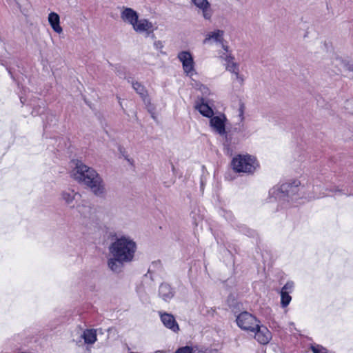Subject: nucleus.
<instances>
[{"label":"nucleus","mask_w":353,"mask_h":353,"mask_svg":"<svg viewBox=\"0 0 353 353\" xmlns=\"http://www.w3.org/2000/svg\"><path fill=\"white\" fill-rule=\"evenodd\" d=\"M115 237L108 246L109 256L107 265L108 268L115 272L120 273L126 263L132 262L137 250L136 241L129 235L110 233Z\"/></svg>","instance_id":"obj_1"},{"label":"nucleus","mask_w":353,"mask_h":353,"mask_svg":"<svg viewBox=\"0 0 353 353\" xmlns=\"http://www.w3.org/2000/svg\"><path fill=\"white\" fill-rule=\"evenodd\" d=\"M72 177L78 183L88 187L97 196L103 197L106 194L104 181L97 172L81 161H77L71 172Z\"/></svg>","instance_id":"obj_2"},{"label":"nucleus","mask_w":353,"mask_h":353,"mask_svg":"<svg viewBox=\"0 0 353 353\" xmlns=\"http://www.w3.org/2000/svg\"><path fill=\"white\" fill-rule=\"evenodd\" d=\"M302 190H305V186L298 179L274 186L269 191L270 201H278L283 205L285 202L294 200V196Z\"/></svg>","instance_id":"obj_3"},{"label":"nucleus","mask_w":353,"mask_h":353,"mask_svg":"<svg viewBox=\"0 0 353 353\" xmlns=\"http://www.w3.org/2000/svg\"><path fill=\"white\" fill-rule=\"evenodd\" d=\"M232 170L241 174H253L259 167L256 159L248 154L236 155L231 161Z\"/></svg>","instance_id":"obj_4"},{"label":"nucleus","mask_w":353,"mask_h":353,"mask_svg":"<svg viewBox=\"0 0 353 353\" xmlns=\"http://www.w3.org/2000/svg\"><path fill=\"white\" fill-rule=\"evenodd\" d=\"M228 119L225 114L219 112L210 118L209 125L212 131L225 137V143L230 145L229 136L226 132Z\"/></svg>","instance_id":"obj_5"},{"label":"nucleus","mask_w":353,"mask_h":353,"mask_svg":"<svg viewBox=\"0 0 353 353\" xmlns=\"http://www.w3.org/2000/svg\"><path fill=\"white\" fill-rule=\"evenodd\" d=\"M220 57L225 61V65L226 70L234 75V79L239 83L243 84L245 77L243 74H240L239 65L237 63L234 62V58L228 52H222L220 54Z\"/></svg>","instance_id":"obj_6"},{"label":"nucleus","mask_w":353,"mask_h":353,"mask_svg":"<svg viewBox=\"0 0 353 353\" xmlns=\"http://www.w3.org/2000/svg\"><path fill=\"white\" fill-rule=\"evenodd\" d=\"M61 201L69 208H76L81 199V193L72 188H67L60 192Z\"/></svg>","instance_id":"obj_7"},{"label":"nucleus","mask_w":353,"mask_h":353,"mask_svg":"<svg viewBox=\"0 0 353 353\" xmlns=\"http://www.w3.org/2000/svg\"><path fill=\"white\" fill-rule=\"evenodd\" d=\"M177 58L182 64L184 73L188 77H192L194 74H196L193 56L189 51L184 50L180 52L177 55Z\"/></svg>","instance_id":"obj_8"},{"label":"nucleus","mask_w":353,"mask_h":353,"mask_svg":"<svg viewBox=\"0 0 353 353\" xmlns=\"http://www.w3.org/2000/svg\"><path fill=\"white\" fill-rule=\"evenodd\" d=\"M238 326L244 330L255 332L258 326L257 319L248 312L240 313L236 319Z\"/></svg>","instance_id":"obj_9"},{"label":"nucleus","mask_w":353,"mask_h":353,"mask_svg":"<svg viewBox=\"0 0 353 353\" xmlns=\"http://www.w3.org/2000/svg\"><path fill=\"white\" fill-rule=\"evenodd\" d=\"M133 30L139 33L143 34L146 37L152 35L154 37V31L156 29L152 22L145 18L138 19L137 21L133 24Z\"/></svg>","instance_id":"obj_10"},{"label":"nucleus","mask_w":353,"mask_h":353,"mask_svg":"<svg viewBox=\"0 0 353 353\" xmlns=\"http://www.w3.org/2000/svg\"><path fill=\"white\" fill-rule=\"evenodd\" d=\"M224 31L221 30H214L209 32L204 39L203 43L204 44H211L212 43H219L222 46L224 50L223 52H228V47L223 43Z\"/></svg>","instance_id":"obj_11"},{"label":"nucleus","mask_w":353,"mask_h":353,"mask_svg":"<svg viewBox=\"0 0 353 353\" xmlns=\"http://www.w3.org/2000/svg\"><path fill=\"white\" fill-rule=\"evenodd\" d=\"M159 314L161 321L165 327L175 333L179 331V326L172 314L162 312H159Z\"/></svg>","instance_id":"obj_12"},{"label":"nucleus","mask_w":353,"mask_h":353,"mask_svg":"<svg viewBox=\"0 0 353 353\" xmlns=\"http://www.w3.org/2000/svg\"><path fill=\"white\" fill-rule=\"evenodd\" d=\"M254 332L255 339L261 344H267L272 338L271 332L265 327H260L258 324Z\"/></svg>","instance_id":"obj_13"},{"label":"nucleus","mask_w":353,"mask_h":353,"mask_svg":"<svg viewBox=\"0 0 353 353\" xmlns=\"http://www.w3.org/2000/svg\"><path fill=\"white\" fill-rule=\"evenodd\" d=\"M121 18L124 22L131 25L132 27L133 24H134L139 19V15L138 13L133 9L130 8H124L121 11Z\"/></svg>","instance_id":"obj_14"},{"label":"nucleus","mask_w":353,"mask_h":353,"mask_svg":"<svg viewBox=\"0 0 353 353\" xmlns=\"http://www.w3.org/2000/svg\"><path fill=\"white\" fill-rule=\"evenodd\" d=\"M194 108L200 112L201 114L209 119L214 114L212 108L210 107L208 103L204 102L203 98L196 102Z\"/></svg>","instance_id":"obj_15"},{"label":"nucleus","mask_w":353,"mask_h":353,"mask_svg":"<svg viewBox=\"0 0 353 353\" xmlns=\"http://www.w3.org/2000/svg\"><path fill=\"white\" fill-rule=\"evenodd\" d=\"M48 22L55 32L61 34L63 32V29L60 26V17L57 13L50 12L48 14Z\"/></svg>","instance_id":"obj_16"},{"label":"nucleus","mask_w":353,"mask_h":353,"mask_svg":"<svg viewBox=\"0 0 353 353\" xmlns=\"http://www.w3.org/2000/svg\"><path fill=\"white\" fill-rule=\"evenodd\" d=\"M159 296L165 301L170 300L174 296L171 286L168 283H162L159 289Z\"/></svg>","instance_id":"obj_17"},{"label":"nucleus","mask_w":353,"mask_h":353,"mask_svg":"<svg viewBox=\"0 0 353 353\" xmlns=\"http://www.w3.org/2000/svg\"><path fill=\"white\" fill-rule=\"evenodd\" d=\"M81 337L84 339L85 344L92 345L97 341V330L95 329H87L85 330Z\"/></svg>","instance_id":"obj_18"},{"label":"nucleus","mask_w":353,"mask_h":353,"mask_svg":"<svg viewBox=\"0 0 353 353\" xmlns=\"http://www.w3.org/2000/svg\"><path fill=\"white\" fill-rule=\"evenodd\" d=\"M199 12L201 13L202 17L208 21H210L213 15V10L209 1L205 3L199 8Z\"/></svg>","instance_id":"obj_19"},{"label":"nucleus","mask_w":353,"mask_h":353,"mask_svg":"<svg viewBox=\"0 0 353 353\" xmlns=\"http://www.w3.org/2000/svg\"><path fill=\"white\" fill-rule=\"evenodd\" d=\"M132 88L139 94L141 98L145 101L147 97V91L145 87L140 83L136 81L132 83Z\"/></svg>","instance_id":"obj_20"},{"label":"nucleus","mask_w":353,"mask_h":353,"mask_svg":"<svg viewBox=\"0 0 353 353\" xmlns=\"http://www.w3.org/2000/svg\"><path fill=\"white\" fill-rule=\"evenodd\" d=\"M280 294H281V307H285L290 304V303L292 300V297L289 293L281 291Z\"/></svg>","instance_id":"obj_21"},{"label":"nucleus","mask_w":353,"mask_h":353,"mask_svg":"<svg viewBox=\"0 0 353 353\" xmlns=\"http://www.w3.org/2000/svg\"><path fill=\"white\" fill-rule=\"evenodd\" d=\"M194 86L198 90H199L201 92V94H203V96L205 97H208L211 93L210 89L207 86H205L201 83L195 82V84L194 85Z\"/></svg>","instance_id":"obj_22"},{"label":"nucleus","mask_w":353,"mask_h":353,"mask_svg":"<svg viewBox=\"0 0 353 353\" xmlns=\"http://www.w3.org/2000/svg\"><path fill=\"white\" fill-rule=\"evenodd\" d=\"M193 347L189 345L181 347L178 348L174 353H193Z\"/></svg>","instance_id":"obj_23"},{"label":"nucleus","mask_w":353,"mask_h":353,"mask_svg":"<svg viewBox=\"0 0 353 353\" xmlns=\"http://www.w3.org/2000/svg\"><path fill=\"white\" fill-rule=\"evenodd\" d=\"M294 284L292 281H288L284 286L282 288L281 291L288 292L290 294L294 288Z\"/></svg>","instance_id":"obj_24"},{"label":"nucleus","mask_w":353,"mask_h":353,"mask_svg":"<svg viewBox=\"0 0 353 353\" xmlns=\"http://www.w3.org/2000/svg\"><path fill=\"white\" fill-rule=\"evenodd\" d=\"M208 1V0H191L192 3H193L197 9L202 6L205 3Z\"/></svg>","instance_id":"obj_25"},{"label":"nucleus","mask_w":353,"mask_h":353,"mask_svg":"<svg viewBox=\"0 0 353 353\" xmlns=\"http://www.w3.org/2000/svg\"><path fill=\"white\" fill-rule=\"evenodd\" d=\"M312 350L314 353H327L325 349L320 346H312Z\"/></svg>","instance_id":"obj_26"},{"label":"nucleus","mask_w":353,"mask_h":353,"mask_svg":"<svg viewBox=\"0 0 353 353\" xmlns=\"http://www.w3.org/2000/svg\"><path fill=\"white\" fill-rule=\"evenodd\" d=\"M345 108L353 113V99L347 101L345 103Z\"/></svg>","instance_id":"obj_27"},{"label":"nucleus","mask_w":353,"mask_h":353,"mask_svg":"<svg viewBox=\"0 0 353 353\" xmlns=\"http://www.w3.org/2000/svg\"><path fill=\"white\" fill-rule=\"evenodd\" d=\"M154 47L156 50H160L163 48V44L161 41H155L154 42Z\"/></svg>","instance_id":"obj_28"},{"label":"nucleus","mask_w":353,"mask_h":353,"mask_svg":"<svg viewBox=\"0 0 353 353\" xmlns=\"http://www.w3.org/2000/svg\"><path fill=\"white\" fill-rule=\"evenodd\" d=\"M313 190H314V192H315V195H313V196H309L310 198H314V199H319V198H321V197H323L325 196H326L327 194L325 193H319V194H316V190L315 189L314 187H313Z\"/></svg>","instance_id":"obj_29"},{"label":"nucleus","mask_w":353,"mask_h":353,"mask_svg":"<svg viewBox=\"0 0 353 353\" xmlns=\"http://www.w3.org/2000/svg\"><path fill=\"white\" fill-rule=\"evenodd\" d=\"M243 113H244V107L243 105H241L239 109V116L241 119V121H243L244 119Z\"/></svg>","instance_id":"obj_30"},{"label":"nucleus","mask_w":353,"mask_h":353,"mask_svg":"<svg viewBox=\"0 0 353 353\" xmlns=\"http://www.w3.org/2000/svg\"><path fill=\"white\" fill-rule=\"evenodd\" d=\"M341 63H342V65H343V70H344L345 71L348 70V71L351 72V71H352V70H353V68H352V65L345 64V63H343V62H342Z\"/></svg>","instance_id":"obj_31"},{"label":"nucleus","mask_w":353,"mask_h":353,"mask_svg":"<svg viewBox=\"0 0 353 353\" xmlns=\"http://www.w3.org/2000/svg\"><path fill=\"white\" fill-rule=\"evenodd\" d=\"M224 216L227 219L232 221V214L230 212H225V214Z\"/></svg>","instance_id":"obj_32"},{"label":"nucleus","mask_w":353,"mask_h":353,"mask_svg":"<svg viewBox=\"0 0 353 353\" xmlns=\"http://www.w3.org/2000/svg\"><path fill=\"white\" fill-rule=\"evenodd\" d=\"M20 101H21V103H23V104L25 103V101L23 99V97H20Z\"/></svg>","instance_id":"obj_33"},{"label":"nucleus","mask_w":353,"mask_h":353,"mask_svg":"<svg viewBox=\"0 0 353 353\" xmlns=\"http://www.w3.org/2000/svg\"><path fill=\"white\" fill-rule=\"evenodd\" d=\"M332 191L334 192H341V190H339L338 188H336V189H334V190H333Z\"/></svg>","instance_id":"obj_34"},{"label":"nucleus","mask_w":353,"mask_h":353,"mask_svg":"<svg viewBox=\"0 0 353 353\" xmlns=\"http://www.w3.org/2000/svg\"><path fill=\"white\" fill-rule=\"evenodd\" d=\"M300 194H299V193H298V194L294 196V198H296V199L299 196V195H300ZM302 194V196H304V194ZM294 200H295V199H294Z\"/></svg>","instance_id":"obj_35"}]
</instances>
